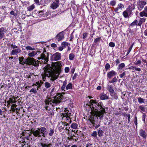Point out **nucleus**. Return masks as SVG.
Segmentation results:
<instances>
[{
    "instance_id": "34",
    "label": "nucleus",
    "mask_w": 147,
    "mask_h": 147,
    "mask_svg": "<svg viewBox=\"0 0 147 147\" xmlns=\"http://www.w3.org/2000/svg\"><path fill=\"white\" fill-rule=\"evenodd\" d=\"M75 55L73 53H70L69 55V59L70 60H73L74 58Z\"/></svg>"
},
{
    "instance_id": "21",
    "label": "nucleus",
    "mask_w": 147,
    "mask_h": 147,
    "mask_svg": "<svg viewBox=\"0 0 147 147\" xmlns=\"http://www.w3.org/2000/svg\"><path fill=\"white\" fill-rule=\"evenodd\" d=\"M111 94H110L111 96L112 97V99H114L115 100H117L118 98V96L117 94L115 93L112 92L111 93Z\"/></svg>"
},
{
    "instance_id": "56",
    "label": "nucleus",
    "mask_w": 147,
    "mask_h": 147,
    "mask_svg": "<svg viewBox=\"0 0 147 147\" xmlns=\"http://www.w3.org/2000/svg\"><path fill=\"white\" fill-rule=\"evenodd\" d=\"M127 12H128L131 15V14L132 11L130 10V9L128 8V7L125 10Z\"/></svg>"
},
{
    "instance_id": "28",
    "label": "nucleus",
    "mask_w": 147,
    "mask_h": 147,
    "mask_svg": "<svg viewBox=\"0 0 147 147\" xmlns=\"http://www.w3.org/2000/svg\"><path fill=\"white\" fill-rule=\"evenodd\" d=\"M107 88L110 92L112 93L114 92V90L113 89V87L111 85H108Z\"/></svg>"
},
{
    "instance_id": "40",
    "label": "nucleus",
    "mask_w": 147,
    "mask_h": 147,
    "mask_svg": "<svg viewBox=\"0 0 147 147\" xmlns=\"http://www.w3.org/2000/svg\"><path fill=\"white\" fill-rule=\"evenodd\" d=\"M101 40V37L97 38H96L94 39V43H96L97 42H99Z\"/></svg>"
},
{
    "instance_id": "30",
    "label": "nucleus",
    "mask_w": 147,
    "mask_h": 147,
    "mask_svg": "<svg viewBox=\"0 0 147 147\" xmlns=\"http://www.w3.org/2000/svg\"><path fill=\"white\" fill-rule=\"evenodd\" d=\"M78 126V124L76 123H73L71 125V127L72 128H73V129H77Z\"/></svg>"
},
{
    "instance_id": "19",
    "label": "nucleus",
    "mask_w": 147,
    "mask_h": 147,
    "mask_svg": "<svg viewBox=\"0 0 147 147\" xmlns=\"http://www.w3.org/2000/svg\"><path fill=\"white\" fill-rule=\"evenodd\" d=\"M39 144L42 147H50L52 145V144L51 143L47 144L46 143H45L43 142L40 143Z\"/></svg>"
},
{
    "instance_id": "55",
    "label": "nucleus",
    "mask_w": 147,
    "mask_h": 147,
    "mask_svg": "<svg viewBox=\"0 0 147 147\" xmlns=\"http://www.w3.org/2000/svg\"><path fill=\"white\" fill-rule=\"evenodd\" d=\"M134 123L137 127V125L138 123H137V117H135Z\"/></svg>"
},
{
    "instance_id": "24",
    "label": "nucleus",
    "mask_w": 147,
    "mask_h": 147,
    "mask_svg": "<svg viewBox=\"0 0 147 147\" xmlns=\"http://www.w3.org/2000/svg\"><path fill=\"white\" fill-rule=\"evenodd\" d=\"M146 20V18H140L139 21V23L138 24V25L140 26Z\"/></svg>"
},
{
    "instance_id": "18",
    "label": "nucleus",
    "mask_w": 147,
    "mask_h": 147,
    "mask_svg": "<svg viewBox=\"0 0 147 147\" xmlns=\"http://www.w3.org/2000/svg\"><path fill=\"white\" fill-rule=\"evenodd\" d=\"M37 54V52L36 51H32V52L28 53V56L29 57H33Z\"/></svg>"
},
{
    "instance_id": "60",
    "label": "nucleus",
    "mask_w": 147,
    "mask_h": 147,
    "mask_svg": "<svg viewBox=\"0 0 147 147\" xmlns=\"http://www.w3.org/2000/svg\"><path fill=\"white\" fill-rule=\"evenodd\" d=\"M141 63V61L140 60H138L135 63L136 65L140 64Z\"/></svg>"
},
{
    "instance_id": "12",
    "label": "nucleus",
    "mask_w": 147,
    "mask_h": 147,
    "mask_svg": "<svg viewBox=\"0 0 147 147\" xmlns=\"http://www.w3.org/2000/svg\"><path fill=\"white\" fill-rule=\"evenodd\" d=\"M64 32L62 31L57 34L56 36V40L58 41H60L64 38Z\"/></svg>"
},
{
    "instance_id": "59",
    "label": "nucleus",
    "mask_w": 147,
    "mask_h": 147,
    "mask_svg": "<svg viewBox=\"0 0 147 147\" xmlns=\"http://www.w3.org/2000/svg\"><path fill=\"white\" fill-rule=\"evenodd\" d=\"M51 46L52 47L55 48L57 47V45L55 44L52 43L51 45Z\"/></svg>"
},
{
    "instance_id": "29",
    "label": "nucleus",
    "mask_w": 147,
    "mask_h": 147,
    "mask_svg": "<svg viewBox=\"0 0 147 147\" xmlns=\"http://www.w3.org/2000/svg\"><path fill=\"white\" fill-rule=\"evenodd\" d=\"M125 65L124 63H122L121 64H120L118 66V67L117 68V69L118 70L121 69L123 68L124 67H125Z\"/></svg>"
},
{
    "instance_id": "57",
    "label": "nucleus",
    "mask_w": 147,
    "mask_h": 147,
    "mask_svg": "<svg viewBox=\"0 0 147 147\" xmlns=\"http://www.w3.org/2000/svg\"><path fill=\"white\" fill-rule=\"evenodd\" d=\"M125 75V72H123L122 74L119 75L120 77L121 78H123V77Z\"/></svg>"
},
{
    "instance_id": "7",
    "label": "nucleus",
    "mask_w": 147,
    "mask_h": 147,
    "mask_svg": "<svg viewBox=\"0 0 147 147\" xmlns=\"http://www.w3.org/2000/svg\"><path fill=\"white\" fill-rule=\"evenodd\" d=\"M49 56L48 53L46 52V51H44L40 55V57L38 58L39 60L41 59V61H38V63L40 62V63H46L49 61Z\"/></svg>"
},
{
    "instance_id": "22",
    "label": "nucleus",
    "mask_w": 147,
    "mask_h": 147,
    "mask_svg": "<svg viewBox=\"0 0 147 147\" xmlns=\"http://www.w3.org/2000/svg\"><path fill=\"white\" fill-rule=\"evenodd\" d=\"M67 81L66 80H65V81L63 82V85L61 88V89L62 90L64 91H65V88L67 86Z\"/></svg>"
},
{
    "instance_id": "20",
    "label": "nucleus",
    "mask_w": 147,
    "mask_h": 147,
    "mask_svg": "<svg viewBox=\"0 0 147 147\" xmlns=\"http://www.w3.org/2000/svg\"><path fill=\"white\" fill-rule=\"evenodd\" d=\"M123 16L125 18H127L129 17L131 15L128 12H127L126 11H124L123 13Z\"/></svg>"
},
{
    "instance_id": "8",
    "label": "nucleus",
    "mask_w": 147,
    "mask_h": 147,
    "mask_svg": "<svg viewBox=\"0 0 147 147\" xmlns=\"http://www.w3.org/2000/svg\"><path fill=\"white\" fill-rule=\"evenodd\" d=\"M61 54L57 52L51 56V60L53 61L59 60L61 59Z\"/></svg>"
},
{
    "instance_id": "27",
    "label": "nucleus",
    "mask_w": 147,
    "mask_h": 147,
    "mask_svg": "<svg viewBox=\"0 0 147 147\" xmlns=\"http://www.w3.org/2000/svg\"><path fill=\"white\" fill-rule=\"evenodd\" d=\"M35 8V5L34 4H32L31 6H29L27 8V10L30 11L33 10Z\"/></svg>"
},
{
    "instance_id": "58",
    "label": "nucleus",
    "mask_w": 147,
    "mask_h": 147,
    "mask_svg": "<svg viewBox=\"0 0 147 147\" xmlns=\"http://www.w3.org/2000/svg\"><path fill=\"white\" fill-rule=\"evenodd\" d=\"M11 47L13 49H16V48H18V47L17 46H16V45H13V44L11 45Z\"/></svg>"
},
{
    "instance_id": "38",
    "label": "nucleus",
    "mask_w": 147,
    "mask_h": 147,
    "mask_svg": "<svg viewBox=\"0 0 147 147\" xmlns=\"http://www.w3.org/2000/svg\"><path fill=\"white\" fill-rule=\"evenodd\" d=\"M128 8L132 11L135 9V5L134 4H131L128 6Z\"/></svg>"
},
{
    "instance_id": "44",
    "label": "nucleus",
    "mask_w": 147,
    "mask_h": 147,
    "mask_svg": "<svg viewBox=\"0 0 147 147\" xmlns=\"http://www.w3.org/2000/svg\"><path fill=\"white\" fill-rule=\"evenodd\" d=\"M27 50H34L35 49L34 48H33L32 47H31L30 46H28L26 47L25 48Z\"/></svg>"
},
{
    "instance_id": "15",
    "label": "nucleus",
    "mask_w": 147,
    "mask_h": 147,
    "mask_svg": "<svg viewBox=\"0 0 147 147\" xmlns=\"http://www.w3.org/2000/svg\"><path fill=\"white\" fill-rule=\"evenodd\" d=\"M21 50L20 48H18L17 49H13L12 50L11 54L12 55H15L19 53H21Z\"/></svg>"
},
{
    "instance_id": "62",
    "label": "nucleus",
    "mask_w": 147,
    "mask_h": 147,
    "mask_svg": "<svg viewBox=\"0 0 147 147\" xmlns=\"http://www.w3.org/2000/svg\"><path fill=\"white\" fill-rule=\"evenodd\" d=\"M132 49L131 48V47H129V49H128V50L127 51V54H126V55H127L130 53V51H131V50Z\"/></svg>"
},
{
    "instance_id": "3",
    "label": "nucleus",
    "mask_w": 147,
    "mask_h": 147,
    "mask_svg": "<svg viewBox=\"0 0 147 147\" xmlns=\"http://www.w3.org/2000/svg\"><path fill=\"white\" fill-rule=\"evenodd\" d=\"M47 132V129L45 127H41L40 128H37L36 129H31L30 131H27V132L22 133V136H25L26 134H28V136H26V138L27 140H29V137L31 136L33 134L35 137L40 138L42 136L45 137V136L44 134Z\"/></svg>"
},
{
    "instance_id": "11",
    "label": "nucleus",
    "mask_w": 147,
    "mask_h": 147,
    "mask_svg": "<svg viewBox=\"0 0 147 147\" xmlns=\"http://www.w3.org/2000/svg\"><path fill=\"white\" fill-rule=\"evenodd\" d=\"M59 0H55L51 4L50 7L53 9H55L59 6Z\"/></svg>"
},
{
    "instance_id": "23",
    "label": "nucleus",
    "mask_w": 147,
    "mask_h": 147,
    "mask_svg": "<svg viewBox=\"0 0 147 147\" xmlns=\"http://www.w3.org/2000/svg\"><path fill=\"white\" fill-rule=\"evenodd\" d=\"M6 31V30L4 28H1V38L3 37L4 33H5Z\"/></svg>"
},
{
    "instance_id": "14",
    "label": "nucleus",
    "mask_w": 147,
    "mask_h": 147,
    "mask_svg": "<svg viewBox=\"0 0 147 147\" xmlns=\"http://www.w3.org/2000/svg\"><path fill=\"white\" fill-rule=\"evenodd\" d=\"M116 74V73L114 70H111L108 72L107 74V77L109 79L113 77Z\"/></svg>"
},
{
    "instance_id": "26",
    "label": "nucleus",
    "mask_w": 147,
    "mask_h": 147,
    "mask_svg": "<svg viewBox=\"0 0 147 147\" xmlns=\"http://www.w3.org/2000/svg\"><path fill=\"white\" fill-rule=\"evenodd\" d=\"M140 16L141 17L145 16L147 17V13L143 10L139 13Z\"/></svg>"
},
{
    "instance_id": "52",
    "label": "nucleus",
    "mask_w": 147,
    "mask_h": 147,
    "mask_svg": "<svg viewBox=\"0 0 147 147\" xmlns=\"http://www.w3.org/2000/svg\"><path fill=\"white\" fill-rule=\"evenodd\" d=\"M34 1L35 3H36L37 5H40L39 3V0H34Z\"/></svg>"
},
{
    "instance_id": "53",
    "label": "nucleus",
    "mask_w": 147,
    "mask_h": 147,
    "mask_svg": "<svg viewBox=\"0 0 147 147\" xmlns=\"http://www.w3.org/2000/svg\"><path fill=\"white\" fill-rule=\"evenodd\" d=\"M69 69L68 67H66L65 68V72L67 73L69 72Z\"/></svg>"
},
{
    "instance_id": "49",
    "label": "nucleus",
    "mask_w": 147,
    "mask_h": 147,
    "mask_svg": "<svg viewBox=\"0 0 147 147\" xmlns=\"http://www.w3.org/2000/svg\"><path fill=\"white\" fill-rule=\"evenodd\" d=\"M91 135L93 137H96L97 132L96 131H93Z\"/></svg>"
},
{
    "instance_id": "41",
    "label": "nucleus",
    "mask_w": 147,
    "mask_h": 147,
    "mask_svg": "<svg viewBox=\"0 0 147 147\" xmlns=\"http://www.w3.org/2000/svg\"><path fill=\"white\" fill-rule=\"evenodd\" d=\"M105 69L106 71H107V70L109 69L110 68V65L109 63H107L105 65Z\"/></svg>"
},
{
    "instance_id": "48",
    "label": "nucleus",
    "mask_w": 147,
    "mask_h": 147,
    "mask_svg": "<svg viewBox=\"0 0 147 147\" xmlns=\"http://www.w3.org/2000/svg\"><path fill=\"white\" fill-rule=\"evenodd\" d=\"M68 140H73V139H74L73 138V137L72 136V134H71L67 138Z\"/></svg>"
},
{
    "instance_id": "45",
    "label": "nucleus",
    "mask_w": 147,
    "mask_h": 147,
    "mask_svg": "<svg viewBox=\"0 0 147 147\" xmlns=\"http://www.w3.org/2000/svg\"><path fill=\"white\" fill-rule=\"evenodd\" d=\"M54 133V130L53 129H51L49 132V136H51L53 135V134Z\"/></svg>"
},
{
    "instance_id": "42",
    "label": "nucleus",
    "mask_w": 147,
    "mask_h": 147,
    "mask_svg": "<svg viewBox=\"0 0 147 147\" xmlns=\"http://www.w3.org/2000/svg\"><path fill=\"white\" fill-rule=\"evenodd\" d=\"M139 108L142 111L145 112L146 110V108L144 107L140 106H139Z\"/></svg>"
},
{
    "instance_id": "6",
    "label": "nucleus",
    "mask_w": 147,
    "mask_h": 147,
    "mask_svg": "<svg viewBox=\"0 0 147 147\" xmlns=\"http://www.w3.org/2000/svg\"><path fill=\"white\" fill-rule=\"evenodd\" d=\"M71 113L69 111L66 110L65 113H62L61 115L62 118V121L64 123L65 126H67L71 122Z\"/></svg>"
},
{
    "instance_id": "9",
    "label": "nucleus",
    "mask_w": 147,
    "mask_h": 147,
    "mask_svg": "<svg viewBox=\"0 0 147 147\" xmlns=\"http://www.w3.org/2000/svg\"><path fill=\"white\" fill-rule=\"evenodd\" d=\"M146 4V1H139L138 2L137 5V7L138 9L140 11L141 10Z\"/></svg>"
},
{
    "instance_id": "13",
    "label": "nucleus",
    "mask_w": 147,
    "mask_h": 147,
    "mask_svg": "<svg viewBox=\"0 0 147 147\" xmlns=\"http://www.w3.org/2000/svg\"><path fill=\"white\" fill-rule=\"evenodd\" d=\"M16 98L14 96H12V97L9 98V100L7 101V106L10 105L12 103H15L16 102Z\"/></svg>"
},
{
    "instance_id": "50",
    "label": "nucleus",
    "mask_w": 147,
    "mask_h": 147,
    "mask_svg": "<svg viewBox=\"0 0 147 147\" xmlns=\"http://www.w3.org/2000/svg\"><path fill=\"white\" fill-rule=\"evenodd\" d=\"M109 45L110 47H113L115 46V44L113 42H111L109 43Z\"/></svg>"
},
{
    "instance_id": "16",
    "label": "nucleus",
    "mask_w": 147,
    "mask_h": 147,
    "mask_svg": "<svg viewBox=\"0 0 147 147\" xmlns=\"http://www.w3.org/2000/svg\"><path fill=\"white\" fill-rule=\"evenodd\" d=\"M139 133L140 135L145 138L146 137V135L145 131L142 129H140L139 131Z\"/></svg>"
},
{
    "instance_id": "51",
    "label": "nucleus",
    "mask_w": 147,
    "mask_h": 147,
    "mask_svg": "<svg viewBox=\"0 0 147 147\" xmlns=\"http://www.w3.org/2000/svg\"><path fill=\"white\" fill-rule=\"evenodd\" d=\"M87 36L88 33L86 32L84 33L83 34V38L85 39L87 37Z\"/></svg>"
},
{
    "instance_id": "1",
    "label": "nucleus",
    "mask_w": 147,
    "mask_h": 147,
    "mask_svg": "<svg viewBox=\"0 0 147 147\" xmlns=\"http://www.w3.org/2000/svg\"><path fill=\"white\" fill-rule=\"evenodd\" d=\"M90 102V107H92L91 115L90 120L93 126L97 129L100 126L98 117L101 119L103 117L104 114L106 113L105 107L102 102H98L96 100L91 99Z\"/></svg>"
},
{
    "instance_id": "31",
    "label": "nucleus",
    "mask_w": 147,
    "mask_h": 147,
    "mask_svg": "<svg viewBox=\"0 0 147 147\" xmlns=\"http://www.w3.org/2000/svg\"><path fill=\"white\" fill-rule=\"evenodd\" d=\"M131 69L132 70H135L136 71H140L141 69L140 68H138L135 66H132L131 67Z\"/></svg>"
},
{
    "instance_id": "61",
    "label": "nucleus",
    "mask_w": 147,
    "mask_h": 147,
    "mask_svg": "<svg viewBox=\"0 0 147 147\" xmlns=\"http://www.w3.org/2000/svg\"><path fill=\"white\" fill-rule=\"evenodd\" d=\"M63 47L61 46L58 47V49L60 51H62L63 50Z\"/></svg>"
},
{
    "instance_id": "36",
    "label": "nucleus",
    "mask_w": 147,
    "mask_h": 147,
    "mask_svg": "<svg viewBox=\"0 0 147 147\" xmlns=\"http://www.w3.org/2000/svg\"><path fill=\"white\" fill-rule=\"evenodd\" d=\"M72 136L73 137V138L74 139H73V140H75V141L76 142L79 137L78 134H76V135L72 134Z\"/></svg>"
},
{
    "instance_id": "2",
    "label": "nucleus",
    "mask_w": 147,
    "mask_h": 147,
    "mask_svg": "<svg viewBox=\"0 0 147 147\" xmlns=\"http://www.w3.org/2000/svg\"><path fill=\"white\" fill-rule=\"evenodd\" d=\"M62 67V62L60 61L52 63L51 66L49 65H47L45 68V73L42 74V80L45 81L46 76L48 77L52 81L57 79L61 72Z\"/></svg>"
},
{
    "instance_id": "32",
    "label": "nucleus",
    "mask_w": 147,
    "mask_h": 147,
    "mask_svg": "<svg viewBox=\"0 0 147 147\" xmlns=\"http://www.w3.org/2000/svg\"><path fill=\"white\" fill-rule=\"evenodd\" d=\"M116 3V1L115 0L111 1L110 3V5L112 6H115Z\"/></svg>"
},
{
    "instance_id": "54",
    "label": "nucleus",
    "mask_w": 147,
    "mask_h": 147,
    "mask_svg": "<svg viewBox=\"0 0 147 147\" xmlns=\"http://www.w3.org/2000/svg\"><path fill=\"white\" fill-rule=\"evenodd\" d=\"M143 115L142 116V121L144 122H145V118L146 117V115L145 114L143 113Z\"/></svg>"
},
{
    "instance_id": "33",
    "label": "nucleus",
    "mask_w": 147,
    "mask_h": 147,
    "mask_svg": "<svg viewBox=\"0 0 147 147\" xmlns=\"http://www.w3.org/2000/svg\"><path fill=\"white\" fill-rule=\"evenodd\" d=\"M103 131L101 129H99L98 131V135L99 137H101L103 136Z\"/></svg>"
},
{
    "instance_id": "10",
    "label": "nucleus",
    "mask_w": 147,
    "mask_h": 147,
    "mask_svg": "<svg viewBox=\"0 0 147 147\" xmlns=\"http://www.w3.org/2000/svg\"><path fill=\"white\" fill-rule=\"evenodd\" d=\"M124 8V6L122 4L119 3L118 4L117 7L114 9V11L117 13H119Z\"/></svg>"
},
{
    "instance_id": "64",
    "label": "nucleus",
    "mask_w": 147,
    "mask_h": 147,
    "mask_svg": "<svg viewBox=\"0 0 147 147\" xmlns=\"http://www.w3.org/2000/svg\"><path fill=\"white\" fill-rule=\"evenodd\" d=\"M120 63V61L118 59H117L116 61V65H117L119 63Z\"/></svg>"
},
{
    "instance_id": "37",
    "label": "nucleus",
    "mask_w": 147,
    "mask_h": 147,
    "mask_svg": "<svg viewBox=\"0 0 147 147\" xmlns=\"http://www.w3.org/2000/svg\"><path fill=\"white\" fill-rule=\"evenodd\" d=\"M45 86L47 88H49L51 86V84L47 82H46L45 83Z\"/></svg>"
},
{
    "instance_id": "4",
    "label": "nucleus",
    "mask_w": 147,
    "mask_h": 147,
    "mask_svg": "<svg viewBox=\"0 0 147 147\" xmlns=\"http://www.w3.org/2000/svg\"><path fill=\"white\" fill-rule=\"evenodd\" d=\"M65 94L64 93H59L54 96V99H53L50 98H48L45 100V103L46 107H48L50 105L52 106H55L61 102V100L63 99V94Z\"/></svg>"
},
{
    "instance_id": "35",
    "label": "nucleus",
    "mask_w": 147,
    "mask_h": 147,
    "mask_svg": "<svg viewBox=\"0 0 147 147\" xmlns=\"http://www.w3.org/2000/svg\"><path fill=\"white\" fill-rule=\"evenodd\" d=\"M145 99L141 97H139L138 98V102L139 103L141 104L142 103H144Z\"/></svg>"
},
{
    "instance_id": "39",
    "label": "nucleus",
    "mask_w": 147,
    "mask_h": 147,
    "mask_svg": "<svg viewBox=\"0 0 147 147\" xmlns=\"http://www.w3.org/2000/svg\"><path fill=\"white\" fill-rule=\"evenodd\" d=\"M117 79L116 77H114L112 79L109 81V82L110 83H112L116 82L117 81Z\"/></svg>"
},
{
    "instance_id": "5",
    "label": "nucleus",
    "mask_w": 147,
    "mask_h": 147,
    "mask_svg": "<svg viewBox=\"0 0 147 147\" xmlns=\"http://www.w3.org/2000/svg\"><path fill=\"white\" fill-rule=\"evenodd\" d=\"M24 57H20L19 58L20 63L22 64H26L28 65H32L35 67H37L39 65L38 60L35 59L33 58L28 57L25 61H23Z\"/></svg>"
},
{
    "instance_id": "63",
    "label": "nucleus",
    "mask_w": 147,
    "mask_h": 147,
    "mask_svg": "<svg viewBox=\"0 0 147 147\" xmlns=\"http://www.w3.org/2000/svg\"><path fill=\"white\" fill-rule=\"evenodd\" d=\"M16 107H17V105L16 104H13L11 105V107L14 108H16Z\"/></svg>"
},
{
    "instance_id": "46",
    "label": "nucleus",
    "mask_w": 147,
    "mask_h": 147,
    "mask_svg": "<svg viewBox=\"0 0 147 147\" xmlns=\"http://www.w3.org/2000/svg\"><path fill=\"white\" fill-rule=\"evenodd\" d=\"M138 23V21L137 20H135L133 22H132L130 24V25L132 26L136 25Z\"/></svg>"
},
{
    "instance_id": "17",
    "label": "nucleus",
    "mask_w": 147,
    "mask_h": 147,
    "mask_svg": "<svg viewBox=\"0 0 147 147\" xmlns=\"http://www.w3.org/2000/svg\"><path fill=\"white\" fill-rule=\"evenodd\" d=\"M100 97L101 100L107 99L109 98L108 96L106 94L104 93L101 94L100 95Z\"/></svg>"
},
{
    "instance_id": "25",
    "label": "nucleus",
    "mask_w": 147,
    "mask_h": 147,
    "mask_svg": "<svg viewBox=\"0 0 147 147\" xmlns=\"http://www.w3.org/2000/svg\"><path fill=\"white\" fill-rule=\"evenodd\" d=\"M73 88V85L71 83H69L67 85L65 89L67 90H71Z\"/></svg>"
},
{
    "instance_id": "47",
    "label": "nucleus",
    "mask_w": 147,
    "mask_h": 147,
    "mask_svg": "<svg viewBox=\"0 0 147 147\" xmlns=\"http://www.w3.org/2000/svg\"><path fill=\"white\" fill-rule=\"evenodd\" d=\"M30 92H33L34 94H36L37 93V91L36 90L35 88H32L30 91Z\"/></svg>"
},
{
    "instance_id": "43",
    "label": "nucleus",
    "mask_w": 147,
    "mask_h": 147,
    "mask_svg": "<svg viewBox=\"0 0 147 147\" xmlns=\"http://www.w3.org/2000/svg\"><path fill=\"white\" fill-rule=\"evenodd\" d=\"M68 45V43L65 42H63L61 44V45L63 48H65Z\"/></svg>"
}]
</instances>
